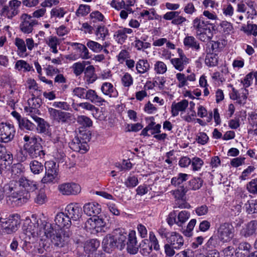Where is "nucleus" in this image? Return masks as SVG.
<instances>
[{
	"instance_id": "42",
	"label": "nucleus",
	"mask_w": 257,
	"mask_h": 257,
	"mask_svg": "<svg viewBox=\"0 0 257 257\" xmlns=\"http://www.w3.org/2000/svg\"><path fill=\"white\" fill-rule=\"evenodd\" d=\"M29 165L31 172L35 175L39 174L43 171L44 166L43 164L38 161H32Z\"/></svg>"
},
{
	"instance_id": "24",
	"label": "nucleus",
	"mask_w": 257,
	"mask_h": 257,
	"mask_svg": "<svg viewBox=\"0 0 257 257\" xmlns=\"http://www.w3.org/2000/svg\"><path fill=\"white\" fill-rule=\"evenodd\" d=\"M55 222L56 224L61 228L66 227L68 228L71 224V221L66 212L57 213L55 218Z\"/></svg>"
},
{
	"instance_id": "32",
	"label": "nucleus",
	"mask_w": 257,
	"mask_h": 257,
	"mask_svg": "<svg viewBox=\"0 0 257 257\" xmlns=\"http://www.w3.org/2000/svg\"><path fill=\"white\" fill-rule=\"evenodd\" d=\"M86 46L94 53H99L103 51L106 54L108 53V51L106 49V45H101L94 41L88 40Z\"/></svg>"
},
{
	"instance_id": "36",
	"label": "nucleus",
	"mask_w": 257,
	"mask_h": 257,
	"mask_svg": "<svg viewBox=\"0 0 257 257\" xmlns=\"http://www.w3.org/2000/svg\"><path fill=\"white\" fill-rule=\"evenodd\" d=\"M99 246V241L97 239L87 241L84 245V249L87 253H93Z\"/></svg>"
},
{
	"instance_id": "30",
	"label": "nucleus",
	"mask_w": 257,
	"mask_h": 257,
	"mask_svg": "<svg viewBox=\"0 0 257 257\" xmlns=\"http://www.w3.org/2000/svg\"><path fill=\"white\" fill-rule=\"evenodd\" d=\"M93 103H100L102 104L105 100L101 97L98 96L95 90L92 89L86 90L85 98Z\"/></svg>"
},
{
	"instance_id": "33",
	"label": "nucleus",
	"mask_w": 257,
	"mask_h": 257,
	"mask_svg": "<svg viewBox=\"0 0 257 257\" xmlns=\"http://www.w3.org/2000/svg\"><path fill=\"white\" fill-rule=\"evenodd\" d=\"M233 95H232V99L234 100H238L240 102L245 103L246 100L248 95V90L247 88L242 87L240 89V93H238V91L235 89H233Z\"/></svg>"
},
{
	"instance_id": "54",
	"label": "nucleus",
	"mask_w": 257,
	"mask_h": 257,
	"mask_svg": "<svg viewBox=\"0 0 257 257\" xmlns=\"http://www.w3.org/2000/svg\"><path fill=\"white\" fill-rule=\"evenodd\" d=\"M246 211L249 214H252L257 212V200H251L247 201L245 204Z\"/></svg>"
},
{
	"instance_id": "28",
	"label": "nucleus",
	"mask_w": 257,
	"mask_h": 257,
	"mask_svg": "<svg viewBox=\"0 0 257 257\" xmlns=\"http://www.w3.org/2000/svg\"><path fill=\"white\" fill-rule=\"evenodd\" d=\"M101 91L104 95L109 97L116 98L118 95L116 88L109 82L103 83L101 86Z\"/></svg>"
},
{
	"instance_id": "45",
	"label": "nucleus",
	"mask_w": 257,
	"mask_h": 257,
	"mask_svg": "<svg viewBox=\"0 0 257 257\" xmlns=\"http://www.w3.org/2000/svg\"><path fill=\"white\" fill-rule=\"evenodd\" d=\"M15 68L19 71L22 70L23 69L25 71H34V69L32 66H30L27 62L24 60H20L16 62Z\"/></svg>"
},
{
	"instance_id": "13",
	"label": "nucleus",
	"mask_w": 257,
	"mask_h": 257,
	"mask_svg": "<svg viewBox=\"0 0 257 257\" xmlns=\"http://www.w3.org/2000/svg\"><path fill=\"white\" fill-rule=\"evenodd\" d=\"M106 222L100 216H93L89 218L86 222V227L92 230H95L96 232L104 231Z\"/></svg>"
},
{
	"instance_id": "55",
	"label": "nucleus",
	"mask_w": 257,
	"mask_h": 257,
	"mask_svg": "<svg viewBox=\"0 0 257 257\" xmlns=\"http://www.w3.org/2000/svg\"><path fill=\"white\" fill-rule=\"evenodd\" d=\"M26 237L25 239L26 241L25 242V243L23 245V249L25 251L27 252V253H29L30 254H32L33 255H36V251H34V249H35V247L33 246V245L30 243V241H27V239L31 240L32 239H35L36 238H31V239H29L28 236L25 234Z\"/></svg>"
},
{
	"instance_id": "61",
	"label": "nucleus",
	"mask_w": 257,
	"mask_h": 257,
	"mask_svg": "<svg viewBox=\"0 0 257 257\" xmlns=\"http://www.w3.org/2000/svg\"><path fill=\"white\" fill-rule=\"evenodd\" d=\"M139 183L138 179L135 176H129L125 180L124 184L127 188H134Z\"/></svg>"
},
{
	"instance_id": "2",
	"label": "nucleus",
	"mask_w": 257,
	"mask_h": 257,
	"mask_svg": "<svg viewBox=\"0 0 257 257\" xmlns=\"http://www.w3.org/2000/svg\"><path fill=\"white\" fill-rule=\"evenodd\" d=\"M19 181L15 180L10 181L3 188L5 192L9 194L6 198L7 204L11 206L21 205L26 202L31 197L30 193L23 192L20 190Z\"/></svg>"
},
{
	"instance_id": "16",
	"label": "nucleus",
	"mask_w": 257,
	"mask_h": 257,
	"mask_svg": "<svg viewBox=\"0 0 257 257\" xmlns=\"http://www.w3.org/2000/svg\"><path fill=\"white\" fill-rule=\"evenodd\" d=\"M29 107H26L25 110L34 120L35 117H38L36 114H39L38 108L41 106V100L38 98H32L28 100Z\"/></svg>"
},
{
	"instance_id": "48",
	"label": "nucleus",
	"mask_w": 257,
	"mask_h": 257,
	"mask_svg": "<svg viewBox=\"0 0 257 257\" xmlns=\"http://www.w3.org/2000/svg\"><path fill=\"white\" fill-rule=\"evenodd\" d=\"M218 57L216 54H208L206 57L205 64L209 67H213L217 65L218 63Z\"/></svg>"
},
{
	"instance_id": "34",
	"label": "nucleus",
	"mask_w": 257,
	"mask_h": 257,
	"mask_svg": "<svg viewBox=\"0 0 257 257\" xmlns=\"http://www.w3.org/2000/svg\"><path fill=\"white\" fill-rule=\"evenodd\" d=\"M251 245L248 243L241 242L235 249V254L237 257H244L248 254Z\"/></svg>"
},
{
	"instance_id": "39",
	"label": "nucleus",
	"mask_w": 257,
	"mask_h": 257,
	"mask_svg": "<svg viewBox=\"0 0 257 257\" xmlns=\"http://www.w3.org/2000/svg\"><path fill=\"white\" fill-rule=\"evenodd\" d=\"M72 46H75L76 49L81 53L80 57L82 59H88L90 58V53L87 47L83 44L77 43H73Z\"/></svg>"
},
{
	"instance_id": "29",
	"label": "nucleus",
	"mask_w": 257,
	"mask_h": 257,
	"mask_svg": "<svg viewBox=\"0 0 257 257\" xmlns=\"http://www.w3.org/2000/svg\"><path fill=\"white\" fill-rule=\"evenodd\" d=\"M257 232V221L252 220L247 224L246 227L242 229L241 234L245 237H248Z\"/></svg>"
},
{
	"instance_id": "40",
	"label": "nucleus",
	"mask_w": 257,
	"mask_h": 257,
	"mask_svg": "<svg viewBox=\"0 0 257 257\" xmlns=\"http://www.w3.org/2000/svg\"><path fill=\"white\" fill-rule=\"evenodd\" d=\"M84 78L88 83H92L96 80L94 68L92 65L87 66L84 70Z\"/></svg>"
},
{
	"instance_id": "18",
	"label": "nucleus",
	"mask_w": 257,
	"mask_h": 257,
	"mask_svg": "<svg viewBox=\"0 0 257 257\" xmlns=\"http://www.w3.org/2000/svg\"><path fill=\"white\" fill-rule=\"evenodd\" d=\"M127 250L131 254H136L139 249L136 231L131 230L127 235Z\"/></svg>"
},
{
	"instance_id": "10",
	"label": "nucleus",
	"mask_w": 257,
	"mask_h": 257,
	"mask_svg": "<svg viewBox=\"0 0 257 257\" xmlns=\"http://www.w3.org/2000/svg\"><path fill=\"white\" fill-rule=\"evenodd\" d=\"M59 192L62 195H76L81 192V187L74 183L65 182L60 184L57 188Z\"/></svg>"
},
{
	"instance_id": "22",
	"label": "nucleus",
	"mask_w": 257,
	"mask_h": 257,
	"mask_svg": "<svg viewBox=\"0 0 257 257\" xmlns=\"http://www.w3.org/2000/svg\"><path fill=\"white\" fill-rule=\"evenodd\" d=\"M223 13L226 17H231L232 20L237 24H240L244 18L242 15L238 14L236 11L234 12V9L230 4L223 7Z\"/></svg>"
},
{
	"instance_id": "17",
	"label": "nucleus",
	"mask_w": 257,
	"mask_h": 257,
	"mask_svg": "<svg viewBox=\"0 0 257 257\" xmlns=\"http://www.w3.org/2000/svg\"><path fill=\"white\" fill-rule=\"evenodd\" d=\"M65 212L70 220L77 221L81 216L82 209L77 204H70L66 206Z\"/></svg>"
},
{
	"instance_id": "7",
	"label": "nucleus",
	"mask_w": 257,
	"mask_h": 257,
	"mask_svg": "<svg viewBox=\"0 0 257 257\" xmlns=\"http://www.w3.org/2000/svg\"><path fill=\"white\" fill-rule=\"evenodd\" d=\"M236 10L238 14L246 13L247 18L253 19L257 14L255 3L252 0H241L237 5Z\"/></svg>"
},
{
	"instance_id": "1",
	"label": "nucleus",
	"mask_w": 257,
	"mask_h": 257,
	"mask_svg": "<svg viewBox=\"0 0 257 257\" xmlns=\"http://www.w3.org/2000/svg\"><path fill=\"white\" fill-rule=\"evenodd\" d=\"M23 230L29 239L45 236L51 238L55 245L59 247L63 246L66 238L69 237V234L66 235L62 229H58L57 231L53 229L51 223L37 218L34 215H32V219L26 218L23 223Z\"/></svg>"
},
{
	"instance_id": "59",
	"label": "nucleus",
	"mask_w": 257,
	"mask_h": 257,
	"mask_svg": "<svg viewBox=\"0 0 257 257\" xmlns=\"http://www.w3.org/2000/svg\"><path fill=\"white\" fill-rule=\"evenodd\" d=\"M108 32L107 29L104 26H100L97 28L95 32V35L98 40L103 41L106 36L108 35Z\"/></svg>"
},
{
	"instance_id": "9",
	"label": "nucleus",
	"mask_w": 257,
	"mask_h": 257,
	"mask_svg": "<svg viewBox=\"0 0 257 257\" xmlns=\"http://www.w3.org/2000/svg\"><path fill=\"white\" fill-rule=\"evenodd\" d=\"M21 21L20 29L22 32L25 34L31 33L34 30V27L38 24V22L33 19L31 16L27 14L22 15Z\"/></svg>"
},
{
	"instance_id": "41",
	"label": "nucleus",
	"mask_w": 257,
	"mask_h": 257,
	"mask_svg": "<svg viewBox=\"0 0 257 257\" xmlns=\"http://www.w3.org/2000/svg\"><path fill=\"white\" fill-rule=\"evenodd\" d=\"M15 45L18 48V55L22 57L27 51L25 41L20 38H16L15 40Z\"/></svg>"
},
{
	"instance_id": "4",
	"label": "nucleus",
	"mask_w": 257,
	"mask_h": 257,
	"mask_svg": "<svg viewBox=\"0 0 257 257\" xmlns=\"http://www.w3.org/2000/svg\"><path fill=\"white\" fill-rule=\"evenodd\" d=\"M25 143L24 149L28 154L30 158L34 159L38 157H42L45 155L42 146L38 142V139L35 136H30L27 135L24 136L23 138Z\"/></svg>"
},
{
	"instance_id": "23",
	"label": "nucleus",
	"mask_w": 257,
	"mask_h": 257,
	"mask_svg": "<svg viewBox=\"0 0 257 257\" xmlns=\"http://www.w3.org/2000/svg\"><path fill=\"white\" fill-rule=\"evenodd\" d=\"M100 205L96 202H90L85 204L83 206L84 213L88 216H96L101 212Z\"/></svg>"
},
{
	"instance_id": "5",
	"label": "nucleus",
	"mask_w": 257,
	"mask_h": 257,
	"mask_svg": "<svg viewBox=\"0 0 257 257\" xmlns=\"http://www.w3.org/2000/svg\"><path fill=\"white\" fill-rule=\"evenodd\" d=\"M45 173L41 179L43 184H54L59 180V170L56 163L52 161H47L45 164Z\"/></svg>"
},
{
	"instance_id": "62",
	"label": "nucleus",
	"mask_w": 257,
	"mask_h": 257,
	"mask_svg": "<svg viewBox=\"0 0 257 257\" xmlns=\"http://www.w3.org/2000/svg\"><path fill=\"white\" fill-rule=\"evenodd\" d=\"M166 82V80L164 77H158L156 78L153 85L154 87H158L159 90H163L165 88Z\"/></svg>"
},
{
	"instance_id": "51",
	"label": "nucleus",
	"mask_w": 257,
	"mask_h": 257,
	"mask_svg": "<svg viewBox=\"0 0 257 257\" xmlns=\"http://www.w3.org/2000/svg\"><path fill=\"white\" fill-rule=\"evenodd\" d=\"M90 12V7L87 5H80L77 11L75 14L77 17H83L88 15Z\"/></svg>"
},
{
	"instance_id": "8",
	"label": "nucleus",
	"mask_w": 257,
	"mask_h": 257,
	"mask_svg": "<svg viewBox=\"0 0 257 257\" xmlns=\"http://www.w3.org/2000/svg\"><path fill=\"white\" fill-rule=\"evenodd\" d=\"M177 52L178 57L171 59L170 63L176 70L181 72L190 63V59L186 56L181 49L178 48Z\"/></svg>"
},
{
	"instance_id": "57",
	"label": "nucleus",
	"mask_w": 257,
	"mask_h": 257,
	"mask_svg": "<svg viewBox=\"0 0 257 257\" xmlns=\"http://www.w3.org/2000/svg\"><path fill=\"white\" fill-rule=\"evenodd\" d=\"M77 122L84 127H90L92 124L91 120L85 115L78 116L77 118Z\"/></svg>"
},
{
	"instance_id": "58",
	"label": "nucleus",
	"mask_w": 257,
	"mask_h": 257,
	"mask_svg": "<svg viewBox=\"0 0 257 257\" xmlns=\"http://www.w3.org/2000/svg\"><path fill=\"white\" fill-rule=\"evenodd\" d=\"M0 159L5 161H12V155L7 151L6 148L0 144Z\"/></svg>"
},
{
	"instance_id": "27",
	"label": "nucleus",
	"mask_w": 257,
	"mask_h": 257,
	"mask_svg": "<svg viewBox=\"0 0 257 257\" xmlns=\"http://www.w3.org/2000/svg\"><path fill=\"white\" fill-rule=\"evenodd\" d=\"M183 44L188 49H191L195 51H198L200 49L199 42L192 36L187 35L183 39Z\"/></svg>"
},
{
	"instance_id": "63",
	"label": "nucleus",
	"mask_w": 257,
	"mask_h": 257,
	"mask_svg": "<svg viewBox=\"0 0 257 257\" xmlns=\"http://www.w3.org/2000/svg\"><path fill=\"white\" fill-rule=\"evenodd\" d=\"M110 6L117 11H120L127 7L126 5L125 2L121 0V1H117L116 0H112L110 4Z\"/></svg>"
},
{
	"instance_id": "53",
	"label": "nucleus",
	"mask_w": 257,
	"mask_h": 257,
	"mask_svg": "<svg viewBox=\"0 0 257 257\" xmlns=\"http://www.w3.org/2000/svg\"><path fill=\"white\" fill-rule=\"evenodd\" d=\"M203 181L200 178H194L189 182V188L193 190L200 189L203 184Z\"/></svg>"
},
{
	"instance_id": "21",
	"label": "nucleus",
	"mask_w": 257,
	"mask_h": 257,
	"mask_svg": "<svg viewBox=\"0 0 257 257\" xmlns=\"http://www.w3.org/2000/svg\"><path fill=\"white\" fill-rule=\"evenodd\" d=\"M19 186L24 188V192H33L37 189L38 184L36 181L30 180L26 177L22 176L19 180Z\"/></svg>"
},
{
	"instance_id": "64",
	"label": "nucleus",
	"mask_w": 257,
	"mask_h": 257,
	"mask_svg": "<svg viewBox=\"0 0 257 257\" xmlns=\"http://www.w3.org/2000/svg\"><path fill=\"white\" fill-rule=\"evenodd\" d=\"M248 191L253 194H257V179H252L246 185Z\"/></svg>"
},
{
	"instance_id": "38",
	"label": "nucleus",
	"mask_w": 257,
	"mask_h": 257,
	"mask_svg": "<svg viewBox=\"0 0 257 257\" xmlns=\"http://www.w3.org/2000/svg\"><path fill=\"white\" fill-rule=\"evenodd\" d=\"M141 17L148 20H152L154 19H158L160 17L154 8L149 9V10H143L140 13Z\"/></svg>"
},
{
	"instance_id": "25",
	"label": "nucleus",
	"mask_w": 257,
	"mask_h": 257,
	"mask_svg": "<svg viewBox=\"0 0 257 257\" xmlns=\"http://www.w3.org/2000/svg\"><path fill=\"white\" fill-rule=\"evenodd\" d=\"M188 106V101L183 99L178 102H173L171 105V113L173 116L178 115L179 112L185 111Z\"/></svg>"
},
{
	"instance_id": "14",
	"label": "nucleus",
	"mask_w": 257,
	"mask_h": 257,
	"mask_svg": "<svg viewBox=\"0 0 257 257\" xmlns=\"http://www.w3.org/2000/svg\"><path fill=\"white\" fill-rule=\"evenodd\" d=\"M4 224L2 228L10 230L12 232L17 230L21 223L20 215L18 214H14L7 219L2 220Z\"/></svg>"
},
{
	"instance_id": "60",
	"label": "nucleus",
	"mask_w": 257,
	"mask_h": 257,
	"mask_svg": "<svg viewBox=\"0 0 257 257\" xmlns=\"http://www.w3.org/2000/svg\"><path fill=\"white\" fill-rule=\"evenodd\" d=\"M149 119L151 120V122L149 123V125L151 126V134L157 135L161 133V125L160 124H155L156 123L154 121V118L153 116L150 117Z\"/></svg>"
},
{
	"instance_id": "56",
	"label": "nucleus",
	"mask_w": 257,
	"mask_h": 257,
	"mask_svg": "<svg viewBox=\"0 0 257 257\" xmlns=\"http://www.w3.org/2000/svg\"><path fill=\"white\" fill-rule=\"evenodd\" d=\"M19 125L21 129L33 130L35 128V125L27 119L23 118L19 120Z\"/></svg>"
},
{
	"instance_id": "35",
	"label": "nucleus",
	"mask_w": 257,
	"mask_h": 257,
	"mask_svg": "<svg viewBox=\"0 0 257 257\" xmlns=\"http://www.w3.org/2000/svg\"><path fill=\"white\" fill-rule=\"evenodd\" d=\"M46 43L50 47L52 53L57 54L58 52L57 46L60 44V41L56 36H49L46 40Z\"/></svg>"
},
{
	"instance_id": "43",
	"label": "nucleus",
	"mask_w": 257,
	"mask_h": 257,
	"mask_svg": "<svg viewBox=\"0 0 257 257\" xmlns=\"http://www.w3.org/2000/svg\"><path fill=\"white\" fill-rule=\"evenodd\" d=\"M188 175L185 173H179L178 176L171 179V183L176 187L181 185L184 182L188 179Z\"/></svg>"
},
{
	"instance_id": "46",
	"label": "nucleus",
	"mask_w": 257,
	"mask_h": 257,
	"mask_svg": "<svg viewBox=\"0 0 257 257\" xmlns=\"http://www.w3.org/2000/svg\"><path fill=\"white\" fill-rule=\"evenodd\" d=\"M47 201L48 198L45 191L43 189H40L35 198V202L39 205H43Z\"/></svg>"
},
{
	"instance_id": "50",
	"label": "nucleus",
	"mask_w": 257,
	"mask_h": 257,
	"mask_svg": "<svg viewBox=\"0 0 257 257\" xmlns=\"http://www.w3.org/2000/svg\"><path fill=\"white\" fill-rule=\"evenodd\" d=\"M167 67L166 64L161 61H157L154 64V71L158 74H163L166 72Z\"/></svg>"
},
{
	"instance_id": "49",
	"label": "nucleus",
	"mask_w": 257,
	"mask_h": 257,
	"mask_svg": "<svg viewBox=\"0 0 257 257\" xmlns=\"http://www.w3.org/2000/svg\"><path fill=\"white\" fill-rule=\"evenodd\" d=\"M187 191V190L184 186H182L177 189L171 191L170 193L176 199L180 200L183 199Z\"/></svg>"
},
{
	"instance_id": "31",
	"label": "nucleus",
	"mask_w": 257,
	"mask_h": 257,
	"mask_svg": "<svg viewBox=\"0 0 257 257\" xmlns=\"http://www.w3.org/2000/svg\"><path fill=\"white\" fill-rule=\"evenodd\" d=\"M248 123L251 127L248 130V133L257 136V113L252 112L248 114Z\"/></svg>"
},
{
	"instance_id": "26",
	"label": "nucleus",
	"mask_w": 257,
	"mask_h": 257,
	"mask_svg": "<svg viewBox=\"0 0 257 257\" xmlns=\"http://www.w3.org/2000/svg\"><path fill=\"white\" fill-rule=\"evenodd\" d=\"M102 244L104 250L108 253L117 247L113 235L110 234L105 236L102 240Z\"/></svg>"
},
{
	"instance_id": "52",
	"label": "nucleus",
	"mask_w": 257,
	"mask_h": 257,
	"mask_svg": "<svg viewBox=\"0 0 257 257\" xmlns=\"http://www.w3.org/2000/svg\"><path fill=\"white\" fill-rule=\"evenodd\" d=\"M85 62H76L73 64L72 66V68L73 71V73L76 76H79L85 70Z\"/></svg>"
},
{
	"instance_id": "44",
	"label": "nucleus",
	"mask_w": 257,
	"mask_h": 257,
	"mask_svg": "<svg viewBox=\"0 0 257 257\" xmlns=\"http://www.w3.org/2000/svg\"><path fill=\"white\" fill-rule=\"evenodd\" d=\"M190 213L189 212L183 210L180 211L177 215V222L176 224L178 226H182L190 218Z\"/></svg>"
},
{
	"instance_id": "11",
	"label": "nucleus",
	"mask_w": 257,
	"mask_h": 257,
	"mask_svg": "<svg viewBox=\"0 0 257 257\" xmlns=\"http://www.w3.org/2000/svg\"><path fill=\"white\" fill-rule=\"evenodd\" d=\"M48 113L52 120L59 123H67L71 120V113L54 108H48Z\"/></svg>"
},
{
	"instance_id": "47",
	"label": "nucleus",
	"mask_w": 257,
	"mask_h": 257,
	"mask_svg": "<svg viewBox=\"0 0 257 257\" xmlns=\"http://www.w3.org/2000/svg\"><path fill=\"white\" fill-rule=\"evenodd\" d=\"M240 30L247 35H252L256 36L257 35V25L248 24L246 26H242Z\"/></svg>"
},
{
	"instance_id": "3",
	"label": "nucleus",
	"mask_w": 257,
	"mask_h": 257,
	"mask_svg": "<svg viewBox=\"0 0 257 257\" xmlns=\"http://www.w3.org/2000/svg\"><path fill=\"white\" fill-rule=\"evenodd\" d=\"M209 25V22L201 16L193 20L192 27L196 31V36L201 41L207 42L211 39L212 34Z\"/></svg>"
},
{
	"instance_id": "37",
	"label": "nucleus",
	"mask_w": 257,
	"mask_h": 257,
	"mask_svg": "<svg viewBox=\"0 0 257 257\" xmlns=\"http://www.w3.org/2000/svg\"><path fill=\"white\" fill-rule=\"evenodd\" d=\"M136 68L139 73L143 74L148 72L150 65L146 59H140L136 65Z\"/></svg>"
},
{
	"instance_id": "19",
	"label": "nucleus",
	"mask_w": 257,
	"mask_h": 257,
	"mask_svg": "<svg viewBox=\"0 0 257 257\" xmlns=\"http://www.w3.org/2000/svg\"><path fill=\"white\" fill-rule=\"evenodd\" d=\"M113 234L117 247L120 249H123L125 245L128 234L124 229L120 228L115 229Z\"/></svg>"
},
{
	"instance_id": "12",
	"label": "nucleus",
	"mask_w": 257,
	"mask_h": 257,
	"mask_svg": "<svg viewBox=\"0 0 257 257\" xmlns=\"http://www.w3.org/2000/svg\"><path fill=\"white\" fill-rule=\"evenodd\" d=\"M15 132L13 125L7 123H0V141L4 143L11 141L14 139Z\"/></svg>"
},
{
	"instance_id": "6",
	"label": "nucleus",
	"mask_w": 257,
	"mask_h": 257,
	"mask_svg": "<svg viewBox=\"0 0 257 257\" xmlns=\"http://www.w3.org/2000/svg\"><path fill=\"white\" fill-rule=\"evenodd\" d=\"M218 239L223 243L229 242L234 237V228L228 223H224L220 225L217 231Z\"/></svg>"
},
{
	"instance_id": "15",
	"label": "nucleus",
	"mask_w": 257,
	"mask_h": 257,
	"mask_svg": "<svg viewBox=\"0 0 257 257\" xmlns=\"http://www.w3.org/2000/svg\"><path fill=\"white\" fill-rule=\"evenodd\" d=\"M69 147L74 151L81 154L85 153L88 150V145L83 140H80L78 137H75L69 144Z\"/></svg>"
},
{
	"instance_id": "20",
	"label": "nucleus",
	"mask_w": 257,
	"mask_h": 257,
	"mask_svg": "<svg viewBox=\"0 0 257 257\" xmlns=\"http://www.w3.org/2000/svg\"><path fill=\"white\" fill-rule=\"evenodd\" d=\"M169 243L175 249H180L184 244L183 236L179 233L175 231L170 232L168 238Z\"/></svg>"
}]
</instances>
